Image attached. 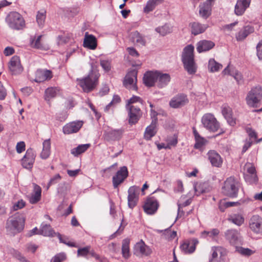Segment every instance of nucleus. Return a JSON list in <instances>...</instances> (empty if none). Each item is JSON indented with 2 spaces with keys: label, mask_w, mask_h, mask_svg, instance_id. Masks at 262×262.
I'll use <instances>...</instances> for the list:
<instances>
[{
  "label": "nucleus",
  "mask_w": 262,
  "mask_h": 262,
  "mask_svg": "<svg viewBox=\"0 0 262 262\" xmlns=\"http://www.w3.org/2000/svg\"><path fill=\"white\" fill-rule=\"evenodd\" d=\"M181 60L184 70L188 74L193 75L197 71V65L194 61V47L192 45L186 46L183 50Z\"/></svg>",
  "instance_id": "obj_1"
},
{
  "label": "nucleus",
  "mask_w": 262,
  "mask_h": 262,
  "mask_svg": "<svg viewBox=\"0 0 262 262\" xmlns=\"http://www.w3.org/2000/svg\"><path fill=\"white\" fill-rule=\"evenodd\" d=\"M99 77V71L91 64V69L88 75L83 78L78 79L77 81L83 91L85 93H89L94 90L98 85Z\"/></svg>",
  "instance_id": "obj_2"
},
{
  "label": "nucleus",
  "mask_w": 262,
  "mask_h": 262,
  "mask_svg": "<svg viewBox=\"0 0 262 262\" xmlns=\"http://www.w3.org/2000/svg\"><path fill=\"white\" fill-rule=\"evenodd\" d=\"M25 218L24 215L19 212L10 217L6 223V230L8 234L14 235L20 232L24 228Z\"/></svg>",
  "instance_id": "obj_3"
},
{
  "label": "nucleus",
  "mask_w": 262,
  "mask_h": 262,
  "mask_svg": "<svg viewBox=\"0 0 262 262\" xmlns=\"http://www.w3.org/2000/svg\"><path fill=\"white\" fill-rule=\"evenodd\" d=\"M239 186L238 180L234 177H230L224 182V186L222 187V192L225 195L229 198H236Z\"/></svg>",
  "instance_id": "obj_4"
},
{
  "label": "nucleus",
  "mask_w": 262,
  "mask_h": 262,
  "mask_svg": "<svg viewBox=\"0 0 262 262\" xmlns=\"http://www.w3.org/2000/svg\"><path fill=\"white\" fill-rule=\"evenodd\" d=\"M6 22L13 30H22L25 27V21L20 14L17 12H10L6 16Z\"/></svg>",
  "instance_id": "obj_5"
},
{
  "label": "nucleus",
  "mask_w": 262,
  "mask_h": 262,
  "mask_svg": "<svg viewBox=\"0 0 262 262\" xmlns=\"http://www.w3.org/2000/svg\"><path fill=\"white\" fill-rule=\"evenodd\" d=\"M261 96L262 89L260 86L252 89L246 97L247 104L251 107H257L260 104Z\"/></svg>",
  "instance_id": "obj_6"
},
{
  "label": "nucleus",
  "mask_w": 262,
  "mask_h": 262,
  "mask_svg": "<svg viewBox=\"0 0 262 262\" xmlns=\"http://www.w3.org/2000/svg\"><path fill=\"white\" fill-rule=\"evenodd\" d=\"M201 122L203 126L210 132H215L220 127V123L211 113L204 114L202 118Z\"/></svg>",
  "instance_id": "obj_7"
},
{
  "label": "nucleus",
  "mask_w": 262,
  "mask_h": 262,
  "mask_svg": "<svg viewBox=\"0 0 262 262\" xmlns=\"http://www.w3.org/2000/svg\"><path fill=\"white\" fill-rule=\"evenodd\" d=\"M244 177L246 182L250 184H256L258 178L255 167L250 163H246L244 168Z\"/></svg>",
  "instance_id": "obj_8"
},
{
  "label": "nucleus",
  "mask_w": 262,
  "mask_h": 262,
  "mask_svg": "<svg viewBox=\"0 0 262 262\" xmlns=\"http://www.w3.org/2000/svg\"><path fill=\"white\" fill-rule=\"evenodd\" d=\"M128 176V171L126 166L121 167L119 170L112 178V183L114 188H117Z\"/></svg>",
  "instance_id": "obj_9"
},
{
  "label": "nucleus",
  "mask_w": 262,
  "mask_h": 262,
  "mask_svg": "<svg viewBox=\"0 0 262 262\" xmlns=\"http://www.w3.org/2000/svg\"><path fill=\"white\" fill-rule=\"evenodd\" d=\"M139 187L133 186L128 190V206L130 209H133L137 204L139 201Z\"/></svg>",
  "instance_id": "obj_10"
},
{
  "label": "nucleus",
  "mask_w": 262,
  "mask_h": 262,
  "mask_svg": "<svg viewBox=\"0 0 262 262\" xmlns=\"http://www.w3.org/2000/svg\"><path fill=\"white\" fill-rule=\"evenodd\" d=\"M126 108L128 111V123L130 125L135 124L141 117L142 112L139 107L135 105L126 106Z\"/></svg>",
  "instance_id": "obj_11"
},
{
  "label": "nucleus",
  "mask_w": 262,
  "mask_h": 262,
  "mask_svg": "<svg viewBox=\"0 0 262 262\" xmlns=\"http://www.w3.org/2000/svg\"><path fill=\"white\" fill-rule=\"evenodd\" d=\"M159 206L157 199L154 196L148 197L143 206V209L147 214H153L157 211Z\"/></svg>",
  "instance_id": "obj_12"
},
{
  "label": "nucleus",
  "mask_w": 262,
  "mask_h": 262,
  "mask_svg": "<svg viewBox=\"0 0 262 262\" xmlns=\"http://www.w3.org/2000/svg\"><path fill=\"white\" fill-rule=\"evenodd\" d=\"M134 253L136 256H148L152 253V250L146 245L142 239L137 243L134 247Z\"/></svg>",
  "instance_id": "obj_13"
},
{
  "label": "nucleus",
  "mask_w": 262,
  "mask_h": 262,
  "mask_svg": "<svg viewBox=\"0 0 262 262\" xmlns=\"http://www.w3.org/2000/svg\"><path fill=\"white\" fill-rule=\"evenodd\" d=\"M188 102L189 100L186 95L178 94L171 99L169 105L172 108H178L185 105Z\"/></svg>",
  "instance_id": "obj_14"
},
{
  "label": "nucleus",
  "mask_w": 262,
  "mask_h": 262,
  "mask_svg": "<svg viewBox=\"0 0 262 262\" xmlns=\"http://www.w3.org/2000/svg\"><path fill=\"white\" fill-rule=\"evenodd\" d=\"M9 69L13 75L20 74L23 71L24 68L20 63L19 57L13 56L9 62Z\"/></svg>",
  "instance_id": "obj_15"
},
{
  "label": "nucleus",
  "mask_w": 262,
  "mask_h": 262,
  "mask_svg": "<svg viewBox=\"0 0 262 262\" xmlns=\"http://www.w3.org/2000/svg\"><path fill=\"white\" fill-rule=\"evenodd\" d=\"M36 154L31 148L28 149L25 155L22 159V165L27 169L32 168L35 161Z\"/></svg>",
  "instance_id": "obj_16"
},
{
  "label": "nucleus",
  "mask_w": 262,
  "mask_h": 262,
  "mask_svg": "<svg viewBox=\"0 0 262 262\" xmlns=\"http://www.w3.org/2000/svg\"><path fill=\"white\" fill-rule=\"evenodd\" d=\"M124 132V129L122 128L111 129L105 132L104 138L108 142L119 141L122 138Z\"/></svg>",
  "instance_id": "obj_17"
},
{
  "label": "nucleus",
  "mask_w": 262,
  "mask_h": 262,
  "mask_svg": "<svg viewBox=\"0 0 262 262\" xmlns=\"http://www.w3.org/2000/svg\"><path fill=\"white\" fill-rule=\"evenodd\" d=\"M83 122L80 121L70 122L63 126V132L64 134L77 133L81 128Z\"/></svg>",
  "instance_id": "obj_18"
},
{
  "label": "nucleus",
  "mask_w": 262,
  "mask_h": 262,
  "mask_svg": "<svg viewBox=\"0 0 262 262\" xmlns=\"http://www.w3.org/2000/svg\"><path fill=\"white\" fill-rule=\"evenodd\" d=\"M225 235L226 238L232 245L238 244L241 242L239 233L236 230H228Z\"/></svg>",
  "instance_id": "obj_19"
},
{
  "label": "nucleus",
  "mask_w": 262,
  "mask_h": 262,
  "mask_svg": "<svg viewBox=\"0 0 262 262\" xmlns=\"http://www.w3.org/2000/svg\"><path fill=\"white\" fill-rule=\"evenodd\" d=\"M262 219L258 215H253L249 221V227L255 233H259L261 230Z\"/></svg>",
  "instance_id": "obj_20"
},
{
  "label": "nucleus",
  "mask_w": 262,
  "mask_h": 262,
  "mask_svg": "<svg viewBox=\"0 0 262 262\" xmlns=\"http://www.w3.org/2000/svg\"><path fill=\"white\" fill-rule=\"evenodd\" d=\"M189 27L192 34L194 36L204 33L208 28L206 24H202L199 22L194 21L189 23Z\"/></svg>",
  "instance_id": "obj_21"
},
{
  "label": "nucleus",
  "mask_w": 262,
  "mask_h": 262,
  "mask_svg": "<svg viewBox=\"0 0 262 262\" xmlns=\"http://www.w3.org/2000/svg\"><path fill=\"white\" fill-rule=\"evenodd\" d=\"M157 71H147L144 74L143 81L146 86L151 87L155 85L157 80Z\"/></svg>",
  "instance_id": "obj_22"
},
{
  "label": "nucleus",
  "mask_w": 262,
  "mask_h": 262,
  "mask_svg": "<svg viewBox=\"0 0 262 262\" xmlns=\"http://www.w3.org/2000/svg\"><path fill=\"white\" fill-rule=\"evenodd\" d=\"M208 159L213 166L221 167L223 160L221 156L215 150H210L207 154Z\"/></svg>",
  "instance_id": "obj_23"
},
{
  "label": "nucleus",
  "mask_w": 262,
  "mask_h": 262,
  "mask_svg": "<svg viewBox=\"0 0 262 262\" xmlns=\"http://www.w3.org/2000/svg\"><path fill=\"white\" fill-rule=\"evenodd\" d=\"M193 187L195 194L197 196L208 192L211 189L209 183L206 182H197L193 185Z\"/></svg>",
  "instance_id": "obj_24"
},
{
  "label": "nucleus",
  "mask_w": 262,
  "mask_h": 262,
  "mask_svg": "<svg viewBox=\"0 0 262 262\" xmlns=\"http://www.w3.org/2000/svg\"><path fill=\"white\" fill-rule=\"evenodd\" d=\"M198 243V241L196 239L191 241H185L180 245V249L184 253L190 254L195 251Z\"/></svg>",
  "instance_id": "obj_25"
},
{
  "label": "nucleus",
  "mask_w": 262,
  "mask_h": 262,
  "mask_svg": "<svg viewBox=\"0 0 262 262\" xmlns=\"http://www.w3.org/2000/svg\"><path fill=\"white\" fill-rule=\"evenodd\" d=\"M157 86L162 89L167 86L170 81V75L168 73H162L160 72L157 71Z\"/></svg>",
  "instance_id": "obj_26"
},
{
  "label": "nucleus",
  "mask_w": 262,
  "mask_h": 262,
  "mask_svg": "<svg viewBox=\"0 0 262 262\" xmlns=\"http://www.w3.org/2000/svg\"><path fill=\"white\" fill-rule=\"evenodd\" d=\"M250 3L251 0H237L235 6V13L238 16L243 15L249 7Z\"/></svg>",
  "instance_id": "obj_27"
},
{
  "label": "nucleus",
  "mask_w": 262,
  "mask_h": 262,
  "mask_svg": "<svg viewBox=\"0 0 262 262\" xmlns=\"http://www.w3.org/2000/svg\"><path fill=\"white\" fill-rule=\"evenodd\" d=\"M137 71L135 69L129 71L124 78L123 84L127 89H130L134 83V79L136 82L137 80Z\"/></svg>",
  "instance_id": "obj_28"
},
{
  "label": "nucleus",
  "mask_w": 262,
  "mask_h": 262,
  "mask_svg": "<svg viewBox=\"0 0 262 262\" xmlns=\"http://www.w3.org/2000/svg\"><path fill=\"white\" fill-rule=\"evenodd\" d=\"M212 5H208L207 3H201L199 6V15L204 19H207L212 13Z\"/></svg>",
  "instance_id": "obj_29"
},
{
  "label": "nucleus",
  "mask_w": 262,
  "mask_h": 262,
  "mask_svg": "<svg viewBox=\"0 0 262 262\" xmlns=\"http://www.w3.org/2000/svg\"><path fill=\"white\" fill-rule=\"evenodd\" d=\"M214 46V42L208 40H202L197 43L196 50L199 53L206 52L212 49Z\"/></svg>",
  "instance_id": "obj_30"
},
{
  "label": "nucleus",
  "mask_w": 262,
  "mask_h": 262,
  "mask_svg": "<svg viewBox=\"0 0 262 262\" xmlns=\"http://www.w3.org/2000/svg\"><path fill=\"white\" fill-rule=\"evenodd\" d=\"M52 77L51 71L48 70H37L36 72L35 81L37 82L49 80Z\"/></svg>",
  "instance_id": "obj_31"
},
{
  "label": "nucleus",
  "mask_w": 262,
  "mask_h": 262,
  "mask_svg": "<svg viewBox=\"0 0 262 262\" xmlns=\"http://www.w3.org/2000/svg\"><path fill=\"white\" fill-rule=\"evenodd\" d=\"M97 46V39L93 35H89L86 32L83 41V46L91 50H94Z\"/></svg>",
  "instance_id": "obj_32"
},
{
  "label": "nucleus",
  "mask_w": 262,
  "mask_h": 262,
  "mask_svg": "<svg viewBox=\"0 0 262 262\" xmlns=\"http://www.w3.org/2000/svg\"><path fill=\"white\" fill-rule=\"evenodd\" d=\"M212 252L209 262H225V257L219 247H212Z\"/></svg>",
  "instance_id": "obj_33"
},
{
  "label": "nucleus",
  "mask_w": 262,
  "mask_h": 262,
  "mask_svg": "<svg viewBox=\"0 0 262 262\" xmlns=\"http://www.w3.org/2000/svg\"><path fill=\"white\" fill-rule=\"evenodd\" d=\"M253 32V27L249 25L246 26L236 34V39L237 41H242Z\"/></svg>",
  "instance_id": "obj_34"
},
{
  "label": "nucleus",
  "mask_w": 262,
  "mask_h": 262,
  "mask_svg": "<svg viewBox=\"0 0 262 262\" xmlns=\"http://www.w3.org/2000/svg\"><path fill=\"white\" fill-rule=\"evenodd\" d=\"M157 124V119H155L152 120L150 124L146 128L144 137L146 140H150L156 134L157 131L156 129Z\"/></svg>",
  "instance_id": "obj_35"
},
{
  "label": "nucleus",
  "mask_w": 262,
  "mask_h": 262,
  "mask_svg": "<svg viewBox=\"0 0 262 262\" xmlns=\"http://www.w3.org/2000/svg\"><path fill=\"white\" fill-rule=\"evenodd\" d=\"M130 36L132 41L134 43L142 46H145L146 40L144 36H143L138 31H136L131 32Z\"/></svg>",
  "instance_id": "obj_36"
},
{
  "label": "nucleus",
  "mask_w": 262,
  "mask_h": 262,
  "mask_svg": "<svg viewBox=\"0 0 262 262\" xmlns=\"http://www.w3.org/2000/svg\"><path fill=\"white\" fill-rule=\"evenodd\" d=\"M34 193L30 196L29 201L32 204H35L39 202L41 199V189L40 187L34 184Z\"/></svg>",
  "instance_id": "obj_37"
},
{
  "label": "nucleus",
  "mask_w": 262,
  "mask_h": 262,
  "mask_svg": "<svg viewBox=\"0 0 262 262\" xmlns=\"http://www.w3.org/2000/svg\"><path fill=\"white\" fill-rule=\"evenodd\" d=\"M38 234L44 236L53 237L55 236L56 232L53 230L50 225L45 224L41 225V227L38 231Z\"/></svg>",
  "instance_id": "obj_38"
},
{
  "label": "nucleus",
  "mask_w": 262,
  "mask_h": 262,
  "mask_svg": "<svg viewBox=\"0 0 262 262\" xmlns=\"http://www.w3.org/2000/svg\"><path fill=\"white\" fill-rule=\"evenodd\" d=\"M91 146L89 143L79 145L71 150V153L75 157H78L79 155L84 152Z\"/></svg>",
  "instance_id": "obj_39"
},
{
  "label": "nucleus",
  "mask_w": 262,
  "mask_h": 262,
  "mask_svg": "<svg viewBox=\"0 0 262 262\" xmlns=\"http://www.w3.org/2000/svg\"><path fill=\"white\" fill-rule=\"evenodd\" d=\"M42 146V150L40 153V157L41 159H46L50 155L51 143L50 139L45 140Z\"/></svg>",
  "instance_id": "obj_40"
},
{
  "label": "nucleus",
  "mask_w": 262,
  "mask_h": 262,
  "mask_svg": "<svg viewBox=\"0 0 262 262\" xmlns=\"http://www.w3.org/2000/svg\"><path fill=\"white\" fill-rule=\"evenodd\" d=\"M130 240L128 238L124 239L122 243V254L125 259H128L130 256L129 250Z\"/></svg>",
  "instance_id": "obj_41"
},
{
  "label": "nucleus",
  "mask_w": 262,
  "mask_h": 262,
  "mask_svg": "<svg viewBox=\"0 0 262 262\" xmlns=\"http://www.w3.org/2000/svg\"><path fill=\"white\" fill-rule=\"evenodd\" d=\"M164 0H148L144 8V12L148 13L152 11L159 4H162Z\"/></svg>",
  "instance_id": "obj_42"
},
{
  "label": "nucleus",
  "mask_w": 262,
  "mask_h": 262,
  "mask_svg": "<svg viewBox=\"0 0 262 262\" xmlns=\"http://www.w3.org/2000/svg\"><path fill=\"white\" fill-rule=\"evenodd\" d=\"M208 67L209 71L212 73L217 72L223 67L221 64L217 62L214 59L209 60Z\"/></svg>",
  "instance_id": "obj_43"
},
{
  "label": "nucleus",
  "mask_w": 262,
  "mask_h": 262,
  "mask_svg": "<svg viewBox=\"0 0 262 262\" xmlns=\"http://www.w3.org/2000/svg\"><path fill=\"white\" fill-rule=\"evenodd\" d=\"M155 31L161 36H164L171 32V29L168 24H165L162 26L156 28Z\"/></svg>",
  "instance_id": "obj_44"
},
{
  "label": "nucleus",
  "mask_w": 262,
  "mask_h": 262,
  "mask_svg": "<svg viewBox=\"0 0 262 262\" xmlns=\"http://www.w3.org/2000/svg\"><path fill=\"white\" fill-rule=\"evenodd\" d=\"M232 223L239 226L244 223V219L239 214H234L229 219Z\"/></svg>",
  "instance_id": "obj_45"
},
{
  "label": "nucleus",
  "mask_w": 262,
  "mask_h": 262,
  "mask_svg": "<svg viewBox=\"0 0 262 262\" xmlns=\"http://www.w3.org/2000/svg\"><path fill=\"white\" fill-rule=\"evenodd\" d=\"M46 11L44 10H41L37 12L36 15V21L39 26H42L45 22L46 18Z\"/></svg>",
  "instance_id": "obj_46"
},
{
  "label": "nucleus",
  "mask_w": 262,
  "mask_h": 262,
  "mask_svg": "<svg viewBox=\"0 0 262 262\" xmlns=\"http://www.w3.org/2000/svg\"><path fill=\"white\" fill-rule=\"evenodd\" d=\"M193 134L196 141V143L194 144V147L195 148H199L203 145V143H202L201 141H203L204 139L200 136L199 133L194 127H193Z\"/></svg>",
  "instance_id": "obj_47"
},
{
  "label": "nucleus",
  "mask_w": 262,
  "mask_h": 262,
  "mask_svg": "<svg viewBox=\"0 0 262 262\" xmlns=\"http://www.w3.org/2000/svg\"><path fill=\"white\" fill-rule=\"evenodd\" d=\"M57 95V89L54 88H49L45 91L46 99L49 100L51 98H54Z\"/></svg>",
  "instance_id": "obj_48"
},
{
  "label": "nucleus",
  "mask_w": 262,
  "mask_h": 262,
  "mask_svg": "<svg viewBox=\"0 0 262 262\" xmlns=\"http://www.w3.org/2000/svg\"><path fill=\"white\" fill-rule=\"evenodd\" d=\"M90 249H91L90 246L79 248L77 250L78 256L86 257L90 252Z\"/></svg>",
  "instance_id": "obj_49"
},
{
  "label": "nucleus",
  "mask_w": 262,
  "mask_h": 262,
  "mask_svg": "<svg viewBox=\"0 0 262 262\" xmlns=\"http://www.w3.org/2000/svg\"><path fill=\"white\" fill-rule=\"evenodd\" d=\"M100 64L105 72H108L111 70V61L110 60H100Z\"/></svg>",
  "instance_id": "obj_50"
},
{
  "label": "nucleus",
  "mask_w": 262,
  "mask_h": 262,
  "mask_svg": "<svg viewBox=\"0 0 262 262\" xmlns=\"http://www.w3.org/2000/svg\"><path fill=\"white\" fill-rule=\"evenodd\" d=\"M139 102L141 104H143V100L139 96H133L129 99L127 100V103L126 104V106H130L133 105L132 104L134 103Z\"/></svg>",
  "instance_id": "obj_51"
},
{
  "label": "nucleus",
  "mask_w": 262,
  "mask_h": 262,
  "mask_svg": "<svg viewBox=\"0 0 262 262\" xmlns=\"http://www.w3.org/2000/svg\"><path fill=\"white\" fill-rule=\"evenodd\" d=\"M66 258L64 253H60L55 255L51 260L50 262H62Z\"/></svg>",
  "instance_id": "obj_52"
},
{
  "label": "nucleus",
  "mask_w": 262,
  "mask_h": 262,
  "mask_svg": "<svg viewBox=\"0 0 262 262\" xmlns=\"http://www.w3.org/2000/svg\"><path fill=\"white\" fill-rule=\"evenodd\" d=\"M246 132L248 134V136L250 138V140L252 141H256L257 139V134L251 128L248 127L246 128Z\"/></svg>",
  "instance_id": "obj_53"
},
{
  "label": "nucleus",
  "mask_w": 262,
  "mask_h": 262,
  "mask_svg": "<svg viewBox=\"0 0 262 262\" xmlns=\"http://www.w3.org/2000/svg\"><path fill=\"white\" fill-rule=\"evenodd\" d=\"M61 179V176L58 173L55 174L52 178H51L50 181L48 184V188L51 185L57 183Z\"/></svg>",
  "instance_id": "obj_54"
},
{
  "label": "nucleus",
  "mask_w": 262,
  "mask_h": 262,
  "mask_svg": "<svg viewBox=\"0 0 262 262\" xmlns=\"http://www.w3.org/2000/svg\"><path fill=\"white\" fill-rule=\"evenodd\" d=\"M239 252L243 255L244 256H250L253 253V252L252 250L249 248H245L241 247L239 250Z\"/></svg>",
  "instance_id": "obj_55"
},
{
  "label": "nucleus",
  "mask_w": 262,
  "mask_h": 262,
  "mask_svg": "<svg viewBox=\"0 0 262 262\" xmlns=\"http://www.w3.org/2000/svg\"><path fill=\"white\" fill-rule=\"evenodd\" d=\"M220 233V231L217 229H213L210 231H204L202 233L207 235L211 237L217 236Z\"/></svg>",
  "instance_id": "obj_56"
},
{
  "label": "nucleus",
  "mask_w": 262,
  "mask_h": 262,
  "mask_svg": "<svg viewBox=\"0 0 262 262\" xmlns=\"http://www.w3.org/2000/svg\"><path fill=\"white\" fill-rule=\"evenodd\" d=\"M109 91L110 89L108 86L107 84H104L100 90L98 94L99 96L102 97L108 94Z\"/></svg>",
  "instance_id": "obj_57"
},
{
  "label": "nucleus",
  "mask_w": 262,
  "mask_h": 262,
  "mask_svg": "<svg viewBox=\"0 0 262 262\" xmlns=\"http://www.w3.org/2000/svg\"><path fill=\"white\" fill-rule=\"evenodd\" d=\"M222 113L225 118L227 116L232 115V110L228 106H224L222 108Z\"/></svg>",
  "instance_id": "obj_58"
},
{
  "label": "nucleus",
  "mask_w": 262,
  "mask_h": 262,
  "mask_svg": "<svg viewBox=\"0 0 262 262\" xmlns=\"http://www.w3.org/2000/svg\"><path fill=\"white\" fill-rule=\"evenodd\" d=\"M7 96V91L2 84V82H0V100H3L5 99Z\"/></svg>",
  "instance_id": "obj_59"
},
{
  "label": "nucleus",
  "mask_w": 262,
  "mask_h": 262,
  "mask_svg": "<svg viewBox=\"0 0 262 262\" xmlns=\"http://www.w3.org/2000/svg\"><path fill=\"white\" fill-rule=\"evenodd\" d=\"M261 46L262 40H260L256 46L257 56L260 60L262 59V50H260Z\"/></svg>",
  "instance_id": "obj_60"
},
{
  "label": "nucleus",
  "mask_w": 262,
  "mask_h": 262,
  "mask_svg": "<svg viewBox=\"0 0 262 262\" xmlns=\"http://www.w3.org/2000/svg\"><path fill=\"white\" fill-rule=\"evenodd\" d=\"M25 202L23 200H20L13 205V209L14 210H17L18 209H21L25 206Z\"/></svg>",
  "instance_id": "obj_61"
},
{
  "label": "nucleus",
  "mask_w": 262,
  "mask_h": 262,
  "mask_svg": "<svg viewBox=\"0 0 262 262\" xmlns=\"http://www.w3.org/2000/svg\"><path fill=\"white\" fill-rule=\"evenodd\" d=\"M16 151L18 153H21L25 149V144L23 141L17 143L16 145Z\"/></svg>",
  "instance_id": "obj_62"
},
{
  "label": "nucleus",
  "mask_w": 262,
  "mask_h": 262,
  "mask_svg": "<svg viewBox=\"0 0 262 262\" xmlns=\"http://www.w3.org/2000/svg\"><path fill=\"white\" fill-rule=\"evenodd\" d=\"M165 234L169 236L168 238L170 239H173L177 236V232L175 231H171L168 229L165 230Z\"/></svg>",
  "instance_id": "obj_63"
},
{
  "label": "nucleus",
  "mask_w": 262,
  "mask_h": 262,
  "mask_svg": "<svg viewBox=\"0 0 262 262\" xmlns=\"http://www.w3.org/2000/svg\"><path fill=\"white\" fill-rule=\"evenodd\" d=\"M127 50L129 54L134 57H138L139 54L137 51L134 47H128Z\"/></svg>",
  "instance_id": "obj_64"
}]
</instances>
